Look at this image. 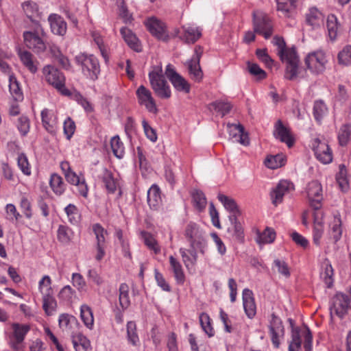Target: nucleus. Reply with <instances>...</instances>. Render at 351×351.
I'll return each instance as SVG.
<instances>
[{
  "label": "nucleus",
  "mask_w": 351,
  "mask_h": 351,
  "mask_svg": "<svg viewBox=\"0 0 351 351\" xmlns=\"http://www.w3.org/2000/svg\"><path fill=\"white\" fill-rule=\"evenodd\" d=\"M12 328V332L9 335V344L14 350H19L30 328L28 325L19 323H13Z\"/></svg>",
  "instance_id": "nucleus-11"
},
{
  "label": "nucleus",
  "mask_w": 351,
  "mask_h": 351,
  "mask_svg": "<svg viewBox=\"0 0 351 351\" xmlns=\"http://www.w3.org/2000/svg\"><path fill=\"white\" fill-rule=\"evenodd\" d=\"M43 308L47 315H51L56 311L57 302L53 293L42 294Z\"/></svg>",
  "instance_id": "nucleus-33"
},
{
  "label": "nucleus",
  "mask_w": 351,
  "mask_h": 351,
  "mask_svg": "<svg viewBox=\"0 0 351 351\" xmlns=\"http://www.w3.org/2000/svg\"><path fill=\"white\" fill-rule=\"evenodd\" d=\"M184 236L189 243V248L181 247L179 252L186 268L193 267L197 261V253H205L207 242L205 232L196 223L190 221L184 228Z\"/></svg>",
  "instance_id": "nucleus-1"
},
{
  "label": "nucleus",
  "mask_w": 351,
  "mask_h": 351,
  "mask_svg": "<svg viewBox=\"0 0 351 351\" xmlns=\"http://www.w3.org/2000/svg\"><path fill=\"white\" fill-rule=\"evenodd\" d=\"M203 53V49L201 46H196L194 55L187 62L188 71L191 78L195 81L199 82L203 77V73L199 65L200 58Z\"/></svg>",
  "instance_id": "nucleus-13"
},
{
  "label": "nucleus",
  "mask_w": 351,
  "mask_h": 351,
  "mask_svg": "<svg viewBox=\"0 0 351 351\" xmlns=\"http://www.w3.org/2000/svg\"><path fill=\"white\" fill-rule=\"evenodd\" d=\"M217 197L224 208L230 213V215H235L236 217H238L241 215V212L234 199L221 193L218 195Z\"/></svg>",
  "instance_id": "nucleus-32"
},
{
  "label": "nucleus",
  "mask_w": 351,
  "mask_h": 351,
  "mask_svg": "<svg viewBox=\"0 0 351 351\" xmlns=\"http://www.w3.org/2000/svg\"><path fill=\"white\" fill-rule=\"evenodd\" d=\"M274 136L287 145L289 147L293 146L294 139L291 134L290 130L285 127L281 120H278L274 125Z\"/></svg>",
  "instance_id": "nucleus-20"
},
{
  "label": "nucleus",
  "mask_w": 351,
  "mask_h": 351,
  "mask_svg": "<svg viewBox=\"0 0 351 351\" xmlns=\"http://www.w3.org/2000/svg\"><path fill=\"white\" fill-rule=\"evenodd\" d=\"M273 43L278 47V55L282 62H286L285 77L289 80H295L299 71V57L295 47H287L284 39L281 37L274 36Z\"/></svg>",
  "instance_id": "nucleus-2"
},
{
  "label": "nucleus",
  "mask_w": 351,
  "mask_h": 351,
  "mask_svg": "<svg viewBox=\"0 0 351 351\" xmlns=\"http://www.w3.org/2000/svg\"><path fill=\"white\" fill-rule=\"evenodd\" d=\"M59 326L63 330H69L73 325L77 323L75 317L66 313L61 314L58 319Z\"/></svg>",
  "instance_id": "nucleus-51"
},
{
  "label": "nucleus",
  "mask_w": 351,
  "mask_h": 351,
  "mask_svg": "<svg viewBox=\"0 0 351 351\" xmlns=\"http://www.w3.org/2000/svg\"><path fill=\"white\" fill-rule=\"evenodd\" d=\"M227 128L230 136L234 138V141L245 146L249 145L250 139L248 135L245 132L244 128L242 125L228 123Z\"/></svg>",
  "instance_id": "nucleus-19"
},
{
  "label": "nucleus",
  "mask_w": 351,
  "mask_h": 351,
  "mask_svg": "<svg viewBox=\"0 0 351 351\" xmlns=\"http://www.w3.org/2000/svg\"><path fill=\"white\" fill-rule=\"evenodd\" d=\"M193 205L197 210L202 211L207 204L204 193L200 190H194L192 193Z\"/></svg>",
  "instance_id": "nucleus-43"
},
{
  "label": "nucleus",
  "mask_w": 351,
  "mask_h": 351,
  "mask_svg": "<svg viewBox=\"0 0 351 351\" xmlns=\"http://www.w3.org/2000/svg\"><path fill=\"white\" fill-rule=\"evenodd\" d=\"M149 32L157 39L167 41L169 38L165 24L160 20L152 17L145 23Z\"/></svg>",
  "instance_id": "nucleus-14"
},
{
  "label": "nucleus",
  "mask_w": 351,
  "mask_h": 351,
  "mask_svg": "<svg viewBox=\"0 0 351 351\" xmlns=\"http://www.w3.org/2000/svg\"><path fill=\"white\" fill-rule=\"evenodd\" d=\"M340 64L348 65L351 64V46H346L338 54Z\"/></svg>",
  "instance_id": "nucleus-64"
},
{
  "label": "nucleus",
  "mask_w": 351,
  "mask_h": 351,
  "mask_svg": "<svg viewBox=\"0 0 351 351\" xmlns=\"http://www.w3.org/2000/svg\"><path fill=\"white\" fill-rule=\"evenodd\" d=\"M119 304L123 310L128 308L130 304L129 298V287L125 283H122L119 287Z\"/></svg>",
  "instance_id": "nucleus-49"
},
{
  "label": "nucleus",
  "mask_w": 351,
  "mask_h": 351,
  "mask_svg": "<svg viewBox=\"0 0 351 351\" xmlns=\"http://www.w3.org/2000/svg\"><path fill=\"white\" fill-rule=\"evenodd\" d=\"M72 343L75 351H88L91 349L90 341L80 332L72 335Z\"/></svg>",
  "instance_id": "nucleus-31"
},
{
  "label": "nucleus",
  "mask_w": 351,
  "mask_h": 351,
  "mask_svg": "<svg viewBox=\"0 0 351 351\" xmlns=\"http://www.w3.org/2000/svg\"><path fill=\"white\" fill-rule=\"evenodd\" d=\"M350 134L351 132L350 125L345 124L340 128L338 133V139L339 144L341 146H345L347 145L350 140Z\"/></svg>",
  "instance_id": "nucleus-57"
},
{
  "label": "nucleus",
  "mask_w": 351,
  "mask_h": 351,
  "mask_svg": "<svg viewBox=\"0 0 351 351\" xmlns=\"http://www.w3.org/2000/svg\"><path fill=\"white\" fill-rule=\"evenodd\" d=\"M232 108V105L226 101L218 100L209 104V109H213L217 112L221 114L222 117L228 114Z\"/></svg>",
  "instance_id": "nucleus-40"
},
{
  "label": "nucleus",
  "mask_w": 351,
  "mask_h": 351,
  "mask_svg": "<svg viewBox=\"0 0 351 351\" xmlns=\"http://www.w3.org/2000/svg\"><path fill=\"white\" fill-rule=\"evenodd\" d=\"M75 62L81 67L82 72L88 78L95 80L100 73L98 59L93 55L80 53L75 58Z\"/></svg>",
  "instance_id": "nucleus-3"
},
{
  "label": "nucleus",
  "mask_w": 351,
  "mask_h": 351,
  "mask_svg": "<svg viewBox=\"0 0 351 351\" xmlns=\"http://www.w3.org/2000/svg\"><path fill=\"white\" fill-rule=\"evenodd\" d=\"M276 238L275 231L270 228H267L263 232H257L256 241L260 244L271 243Z\"/></svg>",
  "instance_id": "nucleus-44"
},
{
  "label": "nucleus",
  "mask_w": 351,
  "mask_h": 351,
  "mask_svg": "<svg viewBox=\"0 0 351 351\" xmlns=\"http://www.w3.org/2000/svg\"><path fill=\"white\" fill-rule=\"evenodd\" d=\"M49 185L53 193L57 195H61L65 191L66 184L62 178L57 173L51 175Z\"/></svg>",
  "instance_id": "nucleus-34"
},
{
  "label": "nucleus",
  "mask_w": 351,
  "mask_h": 351,
  "mask_svg": "<svg viewBox=\"0 0 351 351\" xmlns=\"http://www.w3.org/2000/svg\"><path fill=\"white\" fill-rule=\"evenodd\" d=\"M110 144L111 149L114 156L119 159L122 158L125 154V148L123 143L121 141L119 136L112 137L110 141Z\"/></svg>",
  "instance_id": "nucleus-47"
},
{
  "label": "nucleus",
  "mask_w": 351,
  "mask_h": 351,
  "mask_svg": "<svg viewBox=\"0 0 351 351\" xmlns=\"http://www.w3.org/2000/svg\"><path fill=\"white\" fill-rule=\"evenodd\" d=\"M323 213L321 211H315L313 213L314 227L313 232V242L315 245L320 244V239L324 233V226L322 221Z\"/></svg>",
  "instance_id": "nucleus-27"
},
{
  "label": "nucleus",
  "mask_w": 351,
  "mask_h": 351,
  "mask_svg": "<svg viewBox=\"0 0 351 351\" xmlns=\"http://www.w3.org/2000/svg\"><path fill=\"white\" fill-rule=\"evenodd\" d=\"M42 123L44 128L50 134L57 130V117L52 110L45 108L41 112Z\"/></svg>",
  "instance_id": "nucleus-21"
},
{
  "label": "nucleus",
  "mask_w": 351,
  "mask_h": 351,
  "mask_svg": "<svg viewBox=\"0 0 351 351\" xmlns=\"http://www.w3.org/2000/svg\"><path fill=\"white\" fill-rule=\"evenodd\" d=\"M269 334L275 348H278L285 336V328L280 317L272 313L269 323Z\"/></svg>",
  "instance_id": "nucleus-8"
},
{
  "label": "nucleus",
  "mask_w": 351,
  "mask_h": 351,
  "mask_svg": "<svg viewBox=\"0 0 351 351\" xmlns=\"http://www.w3.org/2000/svg\"><path fill=\"white\" fill-rule=\"evenodd\" d=\"M101 178L106 189L111 193H114L116 190L117 186L112 172L106 168H104Z\"/></svg>",
  "instance_id": "nucleus-45"
},
{
  "label": "nucleus",
  "mask_w": 351,
  "mask_h": 351,
  "mask_svg": "<svg viewBox=\"0 0 351 351\" xmlns=\"http://www.w3.org/2000/svg\"><path fill=\"white\" fill-rule=\"evenodd\" d=\"M165 75L173 88L179 92L189 93L191 90L189 83L175 70L173 65L169 64L165 69Z\"/></svg>",
  "instance_id": "nucleus-10"
},
{
  "label": "nucleus",
  "mask_w": 351,
  "mask_h": 351,
  "mask_svg": "<svg viewBox=\"0 0 351 351\" xmlns=\"http://www.w3.org/2000/svg\"><path fill=\"white\" fill-rule=\"evenodd\" d=\"M347 171L344 165L339 166V171L336 175V180L342 191H346L348 187V182L346 177Z\"/></svg>",
  "instance_id": "nucleus-56"
},
{
  "label": "nucleus",
  "mask_w": 351,
  "mask_h": 351,
  "mask_svg": "<svg viewBox=\"0 0 351 351\" xmlns=\"http://www.w3.org/2000/svg\"><path fill=\"white\" fill-rule=\"evenodd\" d=\"M330 234L335 241H337L341 236V220L339 216H335L332 221L330 224Z\"/></svg>",
  "instance_id": "nucleus-53"
},
{
  "label": "nucleus",
  "mask_w": 351,
  "mask_h": 351,
  "mask_svg": "<svg viewBox=\"0 0 351 351\" xmlns=\"http://www.w3.org/2000/svg\"><path fill=\"white\" fill-rule=\"evenodd\" d=\"M38 289L41 294L53 293L51 288V279L49 276L45 275L40 280Z\"/></svg>",
  "instance_id": "nucleus-59"
},
{
  "label": "nucleus",
  "mask_w": 351,
  "mask_h": 351,
  "mask_svg": "<svg viewBox=\"0 0 351 351\" xmlns=\"http://www.w3.org/2000/svg\"><path fill=\"white\" fill-rule=\"evenodd\" d=\"M307 69L315 75L323 73L328 64L326 53L322 50H317L309 53L304 60Z\"/></svg>",
  "instance_id": "nucleus-4"
},
{
  "label": "nucleus",
  "mask_w": 351,
  "mask_h": 351,
  "mask_svg": "<svg viewBox=\"0 0 351 351\" xmlns=\"http://www.w3.org/2000/svg\"><path fill=\"white\" fill-rule=\"evenodd\" d=\"M127 339L129 343L136 346L139 343V338L136 332V325L134 322L130 321L127 323Z\"/></svg>",
  "instance_id": "nucleus-46"
},
{
  "label": "nucleus",
  "mask_w": 351,
  "mask_h": 351,
  "mask_svg": "<svg viewBox=\"0 0 351 351\" xmlns=\"http://www.w3.org/2000/svg\"><path fill=\"white\" fill-rule=\"evenodd\" d=\"M350 308L351 302L348 295L338 293L332 298L330 306L331 315L335 314L339 317H343Z\"/></svg>",
  "instance_id": "nucleus-9"
},
{
  "label": "nucleus",
  "mask_w": 351,
  "mask_h": 351,
  "mask_svg": "<svg viewBox=\"0 0 351 351\" xmlns=\"http://www.w3.org/2000/svg\"><path fill=\"white\" fill-rule=\"evenodd\" d=\"M9 90L15 101H18L23 99V94L20 88L19 83L13 75L9 76Z\"/></svg>",
  "instance_id": "nucleus-39"
},
{
  "label": "nucleus",
  "mask_w": 351,
  "mask_h": 351,
  "mask_svg": "<svg viewBox=\"0 0 351 351\" xmlns=\"http://www.w3.org/2000/svg\"><path fill=\"white\" fill-rule=\"evenodd\" d=\"M64 211L71 223L75 225L80 222L81 215L76 206L69 204L65 207Z\"/></svg>",
  "instance_id": "nucleus-50"
},
{
  "label": "nucleus",
  "mask_w": 351,
  "mask_h": 351,
  "mask_svg": "<svg viewBox=\"0 0 351 351\" xmlns=\"http://www.w3.org/2000/svg\"><path fill=\"white\" fill-rule=\"evenodd\" d=\"M177 36L184 43L193 44L201 37L202 29L192 25H186L182 26L181 34Z\"/></svg>",
  "instance_id": "nucleus-18"
},
{
  "label": "nucleus",
  "mask_w": 351,
  "mask_h": 351,
  "mask_svg": "<svg viewBox=\"0 0 351 351\" xmlns=\"http://www.w3.org/2000/svg\"><path fill=\"white\" fill-rule=\"evenodd\" d=\"M18 166L21 171L27 176L31 174V168L27 159V157L24 154H21L17 158Z\"/></svg>",
  "instance_id": "nucleus-63"
},
{
  "label": "nucleus",
  "mask_w": 351,
  "mask_h": 351,
  "mask_svg": "<svg viewBox=\"0 0 351 351\" xmlns=\"http://www.w3.org/2000/svg\"><path fill=\"white\" fill-rule=\"evenodd\" d=\"M229 220L231 226L228 228V232L239 242L242 243L244 240L243 228L241 223L238 221L235 215H229Z\"/></svg>",
  "instance_id": "nucleus-28"
},
{
  "label": "nucleus",
  "mask_w": 351,
  "mask_h": 351,
  "mask_svg": "<svg viewBox=\"0 0 351 351\" xmlns=\"http://www.w3.org/2000/svg\"><path fill=\"white\" fill-rule=\"evenodd\" d=\"M142 239H143L145 245L150 250L154 251V254H158L160 253V247L154 237L147 232H142Z\"/></svg>",
  "instance_id": "nucleus-41"
},
{
  "label": "nucleus",
  "mask_w": 351,
  "mask_h": 351,
  "mask_svg": "<svg viewBox=\"0 0 351 351\" xmlns=\"http://www.w3.org/2000/svg\"><path fill=\"white\" fill-rule=\"evenodd\" d=\"M19 56L23 64L32 73H35L37 70L38 62L34 56L27 50H19Z\"/></svg>",
  "instance_id": "nucleus-30"
},
{
  "label": "nucleus",
  "mask_w": 351,
  "mask_h": 351,
  "mask_svg": "<svg viewBox=\"0 0 351 351\" xmlns=\"http://www.w3.org/2000/svg\"><path fill=\"white\" fill-rule=\"evenodd\" d=\"M20 208L23 213L24 215L27 219H31L32 217V204L29 198L23 195L20 200Z\"/></svg>",
  "instance_id": "nucleus-61"
},
{
  "label": "nucleus",
  "mask_w": 351,
  "mask_h": 351,
  "mask_svg": "<svg viewBox=\"0 0 351 351\" xmlns=\"http://www.w3.org/2000/svg\"><path fill=\"white\" fill-rule=\"evenodd\" d=\"M149 78L152 89L156 95L161 99H169L171 90L167 82L162 74L155 72L149 73Z\"/></svg>",
  "instance_id": "nucleus-7"
},
{
  "label": "nucleus",
  "mask_w": 351,
  "mask_h": 351,
  "mask_svg": "<svg viewBox=\"0 0 351 351\" xmlns=\"http://www.w3.org/2000/svg\"><path fill=\"white\" fill-rule=\"evenodd\" d=\"M306 192L311 206L315 211H320L323 199L321 184L316 180L309 182L306 188Z\"/></svg>",
  "instance_id": "nucleus-12"
},
{
  "label": "nucleus",
  "mask_w": 351,
  "mask_h": 351,
  "mask_svg": "<svg viewBox=\"0 0 351 351\" xmlns=\"http://www.w3.org/2000/svg\"><path fill=\"white\" fill-rule=\"evenodd\" d=\"M46 81L60 91L63 95H68L69 91L64 86L65 77L62 73L57 69L47 65L43 69Z\"/></svg>",
  "instance_id": "nucleus-6"
},
{
  "label": "nucleus",
  "mask_w": 351,
  "mask_h": 351,
  "mask_svg": "<svg viewBox=\"0 0 351 351\" xmlns=\"http://www.w3.org/2000/svg\"><path fill=\"white\" fill-rule=\"evenodd\" d=\"M291 338V341L289 346V351H300L302 341L298 329L293 330Z\"/></svg>",
  "instance_id": "nucleus-62"
},
{
  "label": "nucleus",
  "mask_w": 351,
  "mask_h": 351,
  "mask_svg": "<svg viewBox=\"0 0 351 351\" xmlns=\"http://www.w3.org/2000/svg\"><path fill=\"white\" fill-rule=\"evenodd\" d=\"M169 263L173 270L176 280L178 283L182 284L184 282L185 276L182 265L173 256H169Z\"/></svg>",
  "instance_id": "nucleus-36"
},
{
  "label": "nucleus",
  "mask_w": 351,
  "mask_h": 351,
  "mask_svg": "<svg viewBox=\"0 0 351 351\" xmlns=\"http://www.w3.org/2000/svg\"><path fill=\"white\" fill-rule=\"evenodd\" d=\"M161 202L160 189L153 185L147 191V203L150 208L156 209Z\"/></svg>",
  "instance_id": "nucleus-35"
},
{
  "label": "nucleus",
  "mask_w": 351,
  "mask_h": 351,
  "mask_svg": "<svg viewBox=\"0 0 351 351\" xmlns=\"http://www.w3.org/2000/svg\"><path fill=\"white\" fill-rule=\"evenodd\" d=\"M324 14L316 8L309 9L306 14V23L313 29L321 27L324 25Z\"/></svg>",
  "instance_id": "nucleus-23"
},
{
  "label": "nucleus",
  "mask_w": 351,
  "mask_h": 351,
  "mask_svg": "<svg viewBox=\"0 0 351 351\" xmlns=\"http://www.w3.org/2000/svg\"><path fill=\"white\" fill-rule=\"evenodd\" d=\"M80 316L85 326L91 329L94 324V318L90 308L87 305H82L80 308Z\"/></svg>",
  "instance_id": "nucleus-48"
},
{
  "label": "nucleus",
  "mask_w": 351,
  "mask_h": 351,
  "mask_svg": "<svg viewBox=\"0 0 351 351\" xmlns=\"http://www.w3.org/2000/svg\"><path fill=\"white\" fill-rule=\"evenodd\" d=\"M48 21L50 24L51 32L56 35L63 36L66 32V23L60 16L53 14L49 15Z\"/></svg>",
  "instance_id": "nucleus-25"
},
{
  "label": "nucleus",
  "mask_w": 351,
  "mask_h": 351,
  "mask_svg": "<svg viewBox=\"0 0 351 351\" xmlns=\"http://www.w3.org/2000/svg\"><path fill=\"white\" fill-rule=\"evenodd\" d=\"M121 34L128 45L136 52L141 51V45L136 35L128 27H122Z\"/></svg>",
  "instance_id": "nucleus-26"
},
{
  "label": "nucleus",
  "mask_w": 351,
  "mask_h": 351,
  "mask_svg": "<svg viewBox=\"0 0 351 351\" xmlns=\"http://www.w3.org/2000/svg\"><path fill=\"white\" fill-rule=\"evenodd\" d=\"M136 94L140 105L144 106L150 112L156 113L157 112L156 102L149 89L141 85L137 88Z\"/></svg>",
  "instance_id": "nucleus-16"
},
{
  "label": "nucleus",
  "mask_w": 351,
  "mask_h": 351,
  "mask_svg": "<svg viewBox=\"0 0 351 351\" xmlns=\"http://www.w3.org/2000/svg\"><path fill=\"white\" fill-rule=\"evenodd\" d=\"M66 181L77 187L79 193L86 197L88 194V186L86 184L85 179L78 176L74 171H69L64 176Z\"/></svg>",
  "instance_id": "nucleus-24"
},
{
  "label": "nucleus",
  "mask_w": 351,
  "mask_h": 351,
  "mask_svg": "<svg viewBox=\"0 0 351 351\" xmlns=\"http://www.w3.org/2000/svg\"><path fill=\"white\" fill-rule=\"evenodd\" d=\"M199 322L203 330L209 337H213L215 331L211 326L210 318L206 313H202L199 315Z\"/></svg>",
  "instance_id": "nucleus-54"
},
{
  "label": "nucleus",
  "mask_w": 351,
  "mask_h": 351,
  "mask_svg": "<svg viewBox=\"0 0 351 351\" xmlns=\"http://www.w3.org/2000/svg\"><path fill=\"white\" fill-rule=\"evenodd\" d=\"M243 304L246 315L250 319L253 318L256 315V308L253 293L249 289L243 291Z\"/></svg>",
  "instance_id": "nucleus-22"
},
{
  "label": "nucleus",
  "mask_w": 351,
  "mask_h": 351,
  "mask_svg": "<svg viewBox=\"0 0 351 351\" xmlns=\"http://www.w3.org/2000/svg\"><path fill=\"white\" fill-rule=\"evenodd\" d=\"M22 8L26 16L36 26H38L39 10L37 4L27 1L22 4Z\"/></svg>",
  "instance_id": "nucleus-29"
},
{
  "label": "nucleus",
  "mask_w": 351,
  "mask_h": 351,
  "mask_svg": "<svg viewBox=\"0 0 351 351\" xmlns=\"http://www.w3.org/2000/svg\"><path fill=\"white\" fill-rule=\"evenodd\" d=\"M25 45L36 53L43 52L46 49V45L38 33L27 31L23 33Z\"/></svg>",
  "instance_id": "nucleus-17"
},
{
  "label": "nucleus",
  "mask_w": 351,
  "mask_h": 351,
  "mask_svg": "<svg viewBox=\"0 0 351 351\" xmlns=\"http://www.w3.org/2000/svg\"><path fill=\"white\" fill-rule=\"evenodd\" d=\"M328 35L330 40L334 41L337 36L339 23L334 14L328 15L326 20Z\"/></svg>",
  "instance_id": "nucleus-37"
},
{
  "label": "nucleus",
  "mask_w": 351,
  "mask_h": 351,
  "mask_svg": "<svg viewBox=\"0 0 351 351\" xmlns=\"http://www.w3.org/2000/svg\"><path fill=\"white\" fill-rule=\"evenodd\" d=\"M253 27L255 33L262 35L265 39L271 37L273 25L269 17L261 12H253Z\"/></svg>",
  "instance_id": "nucleus-5"
},
{
  "label": "nucleus",
  "mask_w": 351,
  "mask_h": 351,
  "mask_svg": "<svg viewBox=\"0 0 351 351\" xmlns=\"http://www.w3.org/2000/svg\"><path fill=\"white\" fill-rule=\"evenodd\" d=\"M265 165L271 169H275L285 165V160L281 155L271 156L266 158Z\"/></svg>",
  "instance_id": "nucleus-58"
},
{
  "label": "nucleus",
  "mask_w": 351,
  "mask_h": 351,
  "mask_svg": "<svg viewBox=\"0 0 351 351\" xmlns=\"http://www.w3.org/2000/svg\"><path fill=\"white\" fill-rule=\"evenodd\" d=\"M277 10L285 16H288L290 10L293 6L294 0H276Z\"/></svg>",
  "instance_id": "nucleus-60"
},
{
  "label": "nucleus",
  "mask_w": 351,
  "mask_h": 351,
  "mask_svg": "<svg viewBox=\"0 0 351 351\" xmlns=\"http://www.w3.org/2000/svg\"><path fill=\"white\" fill-rule=\"evenodd\" d=\"M322 268L324 271L321 273V277L323 278L326 287L330 288L333 283V269L328 259H325L322 263Z\"/></svg>",
  "instance_id": "nucleus-38"
},
{
  "label": "nucleus",
  "mask_w": 351,
  "mask_h": 351,
  "mask_svg": "<svg viewBox=\"0 0 351 351\" xmlns=\"http://www.w3.org/2000/svg\"><path fill=\"white\" fill-rule=\"evenodd\" d=\"M73 237L72 230L68 226L60 225L58 230V239L62 243H69Z\"/></svg>",
  "instance_id": "nucleus-52"
},
{
  "label": "nucleus",
  "mask_w": 351,
  "mask_h": 351,
  "mask_svg": "<svg viewBox=\"0 0 351 351\" xmlns=\"http://www.w3.org/2000/svg\"><path fill=\"white\" fill-rule=\"evenodd\" d=\"M93 231L95 234L96 245H106L107 231L99 223H95L93 226Z\"/></svg>",
  "instance_id": "nucleus-55"
},
{
  "label": "nucleus",
  "mask_w": 351,
  "mask_h": 351,
  "mask_svg": "<svg viewBox=\"0 0 351 351\" xmlns=\"http://www.w3.org/2000/svg\"><path fill=\"white\" fill-rule=\"evenodd\" d=\"M293 183L288 180H280L270 193L271 202L277 206L282 202L283 197L293 191Z\"/></svg>",
  "instance_id": "nucleus-15"
},
{
  "label": "nucleus",
  "mask_w": 351,
  "mask_h": 351,
  "mask_svg": "<svg viewBox=\"0 0 351 351\" xmlns=\"http://www.w3.org/2000/svg\"><path fill=\"white\" fill-rule=\"evenodd\" d=\"M327 114L328 108L325 103L323 101H316L313 106V116L316 121L321 123Z\"/></svg>",
  "instance_id": "nucleus-42"
}]
</instances>
